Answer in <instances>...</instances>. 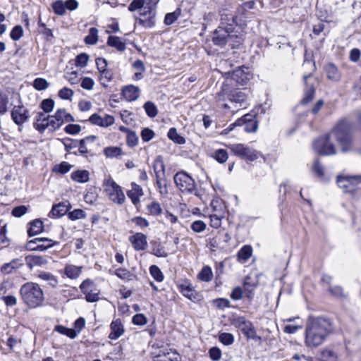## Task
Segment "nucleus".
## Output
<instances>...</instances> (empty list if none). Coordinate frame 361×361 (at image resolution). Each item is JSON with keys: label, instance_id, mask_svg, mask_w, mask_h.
I'll return each mask as SVG.
<instances>
[{"label": "nucleus", "instance_id": "nucleus-58", "mask_svg": "<svg viewBox=\"0 0 361 361\" xmlns=\"http://www.w3.org/2000/svg\"><path fill=\"white\" fill-rule=\"evenodd\" d=\"M47 116L44 113L39 112L37 113L36 118H35V122L34 123V127L39 132L41 133V128H39L41 124H44L45 126L46 123L47 122Z\"/></svg>", "mask_w": 361, "mask_h": 361}, {"label": "nucleus", "instance_id": "nucleus-2", "mask_svg": "<svg viewBox=\"0 0 361 361\" xmlns=\"http://www.w3.org/2000/svg\"><path fill=\"white\" fill-rule=\"evenodd\" d=\"M333 331L332 322L329 319L324 317L309 316L305 330V346L309 348L320 346Z\"/></svg>", "mask_w": 361, "mask_h": 361}, {"label": "nucleus", "instance_id": "nucleus-30", "mask_svg": "<svg viewBox=\"0 0 361 361\" xmlns=\"http://www.w3.org/2000/svg\"><path fill=\"white\" fill-rule=\"evenodd\" d=\"M68 212V207L65 203H59L54 205L49 214V217H60L65 215Z\"/></svg>", "mask_w": 361, "mask_h": 361}, {"label": "nucleus", "instance_id": "nucleus-21", "mask_svg": "<svg viewBox=\"0 0 361 361\" xmlns=\"http://www.w3.org/2000/svg\"><path fill=\"white\" fill-rule=\"evenodd\" d=\"M224 238V242L227 243L230 239V236L227 233H222L218 231L217 234L213 237L209 238L207 242V247L212 251L220 247L221 240Z\"/></svg>", "mask_w": 361, "mask_h": 361}, {"label": "nucleus", "instance_id": "nucleus-8", "mask_svg": "<svg viewBox=\"0 0 361 361\" xmlns=\"http://www.w3.org/2000/svg\"><path fill=\"white\" fill-rule=\"evenodd\" d=\"M228 147L234 155L247 161H253L260 155V153L255 149L242 143L232 144Z\"/></svg>", "mask_w": 361, "mask_h": 361}, {"label": "nucleus", "instance_id": "nucleus-42", "mask_svg": "<svg viewBox=\"0 0 361 361\" xmlns=\"http://www.w3.org/2000/svg\"><path fill=\"white\" fill-rule=\"evenodd\" d=\"M181 15V10L176 8L173 12L169 13L165 16L164 23L166 25H171L176 22Z\"/></svg>", "mask_w": 361, "mask_h": 361}, {"label": "nucleus", "instance_id": "nucleus-10", "mask_svg": "<svg viewBox=\"0 0 361 361\" xmlns=\"http://www.w3.org/2000/svg\"><path fill=\"white\" fill-rule=\"evenodd\" d=\"M152 347L159 349L157 352L152 353L153 361H180V357L178 353L176 351H172L171 349L164 348L163 344L154 343Z\"/></svg>", "mask_w": 361, "mask_h": 361}, {"label": "nucleus", "instance_id": "nucleus-36", "mask_svg": "<svg viewBox=\"0 0 361 361\" xmlns=\"http://www.w3.org/2000/svg\"><path fill=\"white\" fill-rule=\"evenodd\" d=\"M152 252L151 253L158 257H166L168 253L165 248L161 245L159 242H152Z\"/></svg>", "mask_w": 361, "mask_h": 361}, {"label": "nucleus", "instance_id": "nucleus-12", "mask_svg": "<svg viewBox=\"0 0 361 361\" xmlns=\"http://www.w3.org/2000/svg\"><path fill=\"white\" fill-rule=\"evenodd\" d=\"M80 289L85 295V299L88 302H94L99 300V291L92 280L85 279L83 281L80 286Z\"/></svg>", "mask_w": 361, "mask_h": 361}, {"label": "nucleus", "instance_id": "nucleus-62", "mask_svg": "<svg viewBox=\"0 0 361 361\" xmlns=\"http://www.w3.org/2000/svg\"><path fill=\"white\" fill-rule=\"evenodd\" d=\"M73 94L74 92L68 87H63L58 92V96L61 99L66 100H71Z\"/></svg>", "mask_w": 361, "mask_h": 361}, {"label": "nucleus", "instance_id": "nucleus-54", "mask_svg": "<svg viewBox=\"0 0 361 361\" xmlns=\"http://www.w3.org/2000/svg\"><path fill=\"white\" fill-rule=\"evenodd\" d=\"M149 273L157 282H161L164 280L163 273L157 265H152L149 267Z\"/></svg>", "mask_w": 361, "mask_h": 361}, {"label": "nucleus", "instance_id": "nucleus-31", "mask_svg": "<svg viewBox=\"0 0 361 361\" xmlns=\"http://www.w3.org/2000/svg\"><path fill=\"white\" fill-rule=\"evenodd\" d=\"M107 44L116 48L118 51H123L126 48V43L117 36H109L107 39Z\"/></svg>", "mask_w": 361, "mask_h": 361}, {"label": "nucleus", "instance_id": "nucleus-26", "mask_svg": "<svg viewBox=\"0 0 361 361\" xmlns=\"http://www.w3.org/2000/svg\"><path fill=\"white\" fill-rule=\"evenodd\" d=\"M83 267L73 264H67L64 268V274L71 279H78L82 273Z\"/></svg>", "mask_w": 361, "mask_h": 361}, {"label": "nucleus", "instance_id": "nucleus-38", "mask_svg": "<svg viewBox=\"0 0 361 361\" xmlns=\"http://www.w3.org/2000/svg\"><path fill=\"white\" fill-rule=\"evenodd\" d=\"M252 253V248L250 245H244L238 253L239 261L246 262L250 259Z\"/></svg>", "mask_w": 361, "mask_h": 361}, {"label": "nucleus", "instance_id": "nucleus-27", "mask_svg": "<svg viewBox=\"0 0 361 361\" xmlns=\"http://www.w3.org/2000/svg\"><path fill=\"white\" fill-rule=\"evenodd\" d=\"M25 261L27 266L30 268H32L34 266H43L47 264V259L39 255H27L25 257Z\"/></svg>", "mask_w": 361, "mask_h": 361}, {"label": "nucleus", "instance_id": "nucleus-40", "mask_svg": "<svg viewBox=\"0 0 361 361\" xmlns=\"http://www.w3.org/2000/svg\"><path fill=\"white\" fill-rule=\"evenodd\" d=\"M212 157H213L219 163L224 164L228 160V154L226 149H219L215 150L212 153Z\"/></svg>", "mask_w": 361, "mask_h": 361}, {"label": "nucleus", "instance_id": "nucleus-43", "mask_svg": "<svg viewBox=\"0 0 361 361\" xmlns=\"http://www.w3.org/2000/svg\"><path fill=\"white\" fill-rule=\"evenodd\" d=\"M168 137L175 143L183 145L185 143V139L178 133L175 128H171L168 132Z\"/></svg>", "mask_w": 361, "mask_h": 361}, {"label": "nucleus", "instance_id": "nucleus-14", "mask_svg": "<svg viewBox=\"0 0 361 361\" xmlns=\"http://www.w3.org/2000/svg\"><path fill=\"white\" fill-rule=\"evenodd\" d=\"M229 9L227 6H224L221 11V20L219 25L229 26L235 28V25L239 23L238 16L233 10L231 13H227Z\"/></svg>", "mask_w": 361, "mask_h": 361}, {"label": "nucleus", "instance_id": "nucleus-47", "mask_svg": "<svg viewBox=\"0 0 361 361\" xmlns=\"http://www.w3.org/2000/svg\"><path fill=\"white\" fill-rule=\"evenodd\" d=\"M42 239L40 243L37 245V251H44L49 248L52 247L54 245L57 244V242L54 241L51 239L46 238H40Z\"/></svg>", "mask_w": 361, "mask_h": 361}, {"label": "nucleus", "instance_id": "nucleus-63", "mask_svg": "<svg viewBox=\"0 0 361 361\" xmlns=\"http://www.w3.org/2000/svg\"><path fill=\"white\" fill-rule=\"evenodd\" d=\"M54 101L51 99H43L40 106L45 113H50L54 107Z\"/></svg>", "mask_w": 361, "mask_h": 361}, {"label": "nucleus", "instance_id": "nucleus-3", "mask_svg": "<svg viewBox=\"0 0 361 361\" xmlns=\"http://www.w3.org/2000/svg\"><path fill=\"white\" fill-rule=\"evenodd\" d=\"M212 41L217 47L228 45L232 49H238L243 44L244 37L233 27L219 25L212 33Z\"/></svg>", "mask_w": 361, "mask_h": 361}, {"label": "nucleus", "instance_id": "nucleus-13", "mask_svg": "<svg viewBox=\"0 0 361 361\" xmlns=\"http://www.w3.org/2000/svg\"><path fill=\"white\" fill-rule=\"evenodd\" d=\"M11 116L13 122L18 126L23 125L30 118L29 111L23 105L14 106Z\"/></svg>", "mask_w": 361, "mask_h": 361}, {"label": "nucleus", "instance_id": "nucleus-5", "mask_svg": "<svg viewBox=\"0 0 361 361\" xmlns=\"http://www.w3.org/2000/svg\"><path fill=\"white\" fill-rule=\"evenodd\" d=\"M216 99L219 102L228 99L243 106L246 104L247 95L238 89L231 88L229 84L223 83L221 90L216 93Z\"/></svg>", "mask_w": 361, "mask_h": 361}, {"label": "nucleus", "instance_id": "nucleus-18", "mask_svg": "<svg viewBox=\"0 0 361 361\" xmlns=\"http://www.w3.org/2000/svg\"><path fill=\"white\" fill-rule=\"evenodd\" d=\"M241 126L247 133H254L257 129V121L255 120V114H247L240 118Z\"/></svg>", "mask_w": 361, "mask_h": 361}, {"label": "nucleus", "instance_id": "nucleus-55", "mask_svg": "<svg viewBox=\"0 0 361 361\" xmlns=\"http://www.w3.org/2000/svg\"><path fill=\"white\" fill-rule=\"evenodd\" d=\"M32 85L35 90L42 91L49 87V82L44 78H37L34 80Z\"/></svg>", "mask_w": 361, "mask_h": 361}, {"label": "nucleus", "instance_id": "nucleus-22", "mask_svg": "<svg viewBox=\"0 0 361 361\" xmlns=\"http://www.w3.org/2000/svg\"><path fill=\"white\" fill-rule=\"evenodd\" d=\"M250 78V74L242 68L234 70L231 73V79L240 85H245Z\"/></svg>", "mask_w": 361, "mask_h": 361}, {"label": "nucleus", "instance_id": "nucleus-61", "mask_svg": "<svg viewBox=\"0 0 361 361\" xmlns=\"http://www.w3.org/2000/svg\"><path fill=\"white\" fill-rule=\"evenodd\" d=\"M322 357L324 361H337V354L330 349H324L322 352Z\"/></svg>", "mask_w": 361, "mask_h": 361}, {"label": "nucleus", "instance_id": "nucleus-49", "mask_svg": "<svg viewBox=\"0 0 361 361\" xmlns=\"http://www.w3.org/2000/svg\"><path fill=\"white\" fill-rule=\"evenodd\" d=\"M250 279V277H246L244 283H243V293H245V296L249 298L252 299L254 295V290L256 288V286L255 284H251L248 282V280Z\"/></svg>", "mask_w": 361, "mask_h": 361}, {"label": "nucleus", "instance_id": "nucleus-7", "mask_svg": "<svg viewBox=\"0 0 361 361\" xmlns=\"http://www.w3.org/2000/svg\"><path fill=\"white\" fill-rule=\"evenodd\" d=\"M104 192L109 199L117 204H123L125 202L126 197L122 188L111 178L104 179L103 182Z\"/></svg>", "mask_w": 361, "mask_h": 361}, {"label": "nucleus", "instance_id": "nucleus-57", "mask_svg": "<svg viewBox=\"0 0 361 361\" xmlns=\"http://www.w3.org/2000/svg\"><path fill=\"white\" fill-rule=\"evenodd\" d=\"M9 99L8 96L0 92V115H4L8 111V104Z\"/></svg>", "mask_w": 361, "mask_h": 361}, {"label": "nucleus", "instance_id": "nucleus-20", "mask_svg": "<svg viewBox=\"0 0 361 361\" xmlns=\"http://www.w3.org/2000/svg\"><path fill=\"white\" fill-rule=\"evenodd\" d=\"M121 94L128 102L135 101L140 96V89L133 85H128L122 88Z\"/></svg>", "mask_w": 361, "mask_h": 361}, {"label": "nucleus", "instance_id": "nucleus-59", "mask_svg": "<svg viewBox=\"0 0 361 361\" xmlns=\"http://www.w3.org/2000/svg\"><path fill=\"white\" fill-rule=\"evenodd\" d=\"M23 29L21 25H16L13 27L10 37L14 41L19 40L23 35Z\"/></svg>", "mask_w": 361, "mask_h": 361}, {"label": "nucleus", "instance_id": "nucleus-33", "mask_svg": "<svg viewBox=\"0 0 361 361\" xmlns=\"http://www.w3.org/2000/svg\"><path fill=\"white\" fill-rule=\"evenodd\" d=\"M37 277L42 281H47L53 288L56 287L58 285L56 277L50 272L41 271L37 274Z\"/></svg>", "mask_w": 361, "mask_h": 361}, {"label": "nucleus", "instance_id": "nucleus-64", "mask_svg": "<svg viewBox=\"0 0 361 361\" xmlns=\"http://www.w3.org/2000/svg\"><path fill=\"white\" fill-rule=\"evenodd\" d=\"M206 224L201 220H196L194 222H192L190 225L191 229L195 233H202L203 232L206 228Z\"/></svg>", "mask_w": 361, "mask_h": 361}, {"label": "nucleus", "instance_id": "nucleus-1", "mask_svg": "<svg viewBox=\"0 0 361 361\" xmlns=\"http://www.w3.org/2000/svg\"><path fill=\"white\" fill-rule=\"evenodd\" d=\"M352 129L353 126L347 119L341 120L329 133L313 142L314 150L321 155L335 154L336 150L332 142V140L335 139L341 145L343 152L350 151Z\"/></svg>", "mask_w": 361, "mask_h": 361}, {"label": "nucleus", "instance_id": "nucleus-60", "mask_svg": "<svg viewBox=\"0 0 361 361\" xmlns=\"http://www.w3.org/2000/svg\"><path fill=\"white\" fill-rule=\"evenodd\" d=\"M219 340L225 345H230L234 342V336L230 333H221L219 336Z\"/></svg>", "mask_w": 361, "mask_h": 361}, {"label": "nucleus", "instance_id": "nucleus-23", "mask_svg": "<svg viewBox=\"0 0 361 361\" xmlns=\"http://www.w3.org/2000/svg\"><path fill=\"white\" fill-rule=\"evenodd\" d=\"M144 195L142 188L137 184L133 183L131 189L127 192L128 197L131 200L134 205L140 203V197Z\"/></svg>", "mask_w": 361, "mask_h": 361}, {"label": "nucleus", "instance_id": "nucleus-39", "mask_svg": "<svg viewBox=\"0 0 361 361\" xmlns=\"http://www.w3.org/2000/svg\"><path fill=\"white\" fill-rule=\"evenodd\" d=\"M87 44H95L98 42V30L96 27H91L88 35L84 39Z\"/></svg>", "mask_w": 361, "mask_h": 361}, {"label": "nucleus", "instance_id": "nucleus-16", "mask_svg": "<svg viewBox=\"0 0 361 361\" xmlns=\"http://www.w3.org/2000/svg\"><path fill=\"white\" fill-rule=\"evenodd\" d=\"M88 121L93 125L107 128L114 124L115 119L111 115L104 114V116H102L97 114H94L89 118Z\"/></svg>", "mask_w": 361, "mask_h": 361}, {"label": "nucleus", "instance_id": "nucleus-29", "mask_svg": "<svg viewBox=\"0 0 361 361\" xmlns=\"http://www.w3.org/2000/svg\"><path fill=\"white\" fill-rule=\"evenodd\" d=\"M60 126L56 120H55L54 115L47 116V122L45 126L41 124L39 128H41V133H44L45 130L48 129L51 132H54L57 129L60 128Z\"/></svg>", "mask_w": 361, "mask_h": 361}, {"label": "nucleus", "instance_id": "nucleus-9", "mask_svg": "<svg viewBox=\"0 0 361 361\" xmlns=\"http://www.w3.org/2000/svg\"><path fill=\"white\" fill-rule=\"evenodd\" d=\"M337 185L343 192L353 193L357 190V185L361 183V175L338 176Z\"/></svg>", "mask_w": 361, "mask_h": 361}, {"label": "nucleus", "instance_id": "nucleus-53", "mask_svg": "<svg viewBox=\"0 0 361 361\" xmlns=\"http://www.w3.org/2000/svg\"><path fill=\"white\" fill-rule=\"evenodd\" d=\"M114 274L122 280L130 281L132 279L133 274L129 270L125 268H118L114 271Z\"/></svg>", "mask_w": 361, "mask_h": 361}, {"label": "nucleus", "instance_id": "nucleus-52", "mask_svg": "<svg viewBox=\"0 0 361 361\" xmlns=\"http://www.w3.org/2000/svg\"><path fill=\"white\" fill-rule=\"evenodd\" d=\"M148 212L153 216H159L163 213L161 205L157 202H152L147 207Z\"/></svg>", "mask_w": 361, "mask_h": 361}, {"label": "nucleus", "instance_id": "nucleus-15", "mask_svg": "<svg viewBox=\"0 0 361 361\" xmlns=\"http://www.w3.org/2000/svg\"><path fill=\"white\" fill-rule=\"evenodd\" d=\"M135 251H143L147 247V236L142 233H136L128 238Z\"/></svg>", "mask_w": 361, "mask_h": 361}, {"label": "nucleus", "instance_id": "nucleus-19", "mask_svg": "<svg viewBox=\"0 0 361 361\" xmlns=\"http://www.w3.org/2000/svg\"><path fill=\"white\" fill-rule=\"evenodd\" d=\"M111 332L109 338L111 340H116L123 335L125 332L123 324L120 319H116L110 324Z\"/></svg>", "mask_w": 361, "mask_h": 361}, {"label": "nucleus", "instance_id": "nucleus-24", "mask_svg": "<svg viewBox=\"0 0 361 361\" xmlns=\"http://www.w3.org/2000/svg\"><path fill=\"white\" fill-rule=\"evenodd\" d=\"M236 326L247 337H250L252 333H254V326L252 324L246 320L244 317H238L235 321Z\"/></svg>", "mask_w": 361, "mask_h": 361}, {"label": "nucleus", "instance_id": "nucleus-45", "mask_svg": "<svg viewBox=\"0 0 361 361\" xmlns=\"http://www.w3.org/2000/svg\"><path fill=\"white\" fill-rule=\"evenodd\" d=\"M221 210V209H220ZM224 212L219 211L218 213H214L209 216L210 226L213 228H218L221 225V219L224 217Z\"/></svg>", "mask_w": 361, "mask_h": 361}, {"label": "nucleus", "instance_id": "nucleus-34", "mask_svg": "<svg viewBox=\"0 0 361 361\" xmlns=\"http://www.w3.org/2000/svg\"><path fill=\"white\" fill-rule=\"evenodd\" d=\"M43 231V223L39 219H35L30 222V227L27 231L30 237L39 234Z\"/></svg>", "mask_w": 361, "mask_h": 361}, {"label": "nucleus", "instance_id": "nucleus-17", "mask_svg": "<svg viewBox=\"0 0 361 361\" xmlns=\"http://www.w3.org/2000/svg\"><path fill=\"white\" fill-rule=\"evenodd\" d=\"M254 4L255 3L253 1H248L240 5L235 1L232 4L228 6H231L233 11L238 16V22L240 23L242 18L245 16L246 13L253 8Z\"/></svg>", "mask_w": 361, "mask_h": 361}, {"label": "nucleus", "instance_id": "nucleus-11", "mask_svg": "<svg viewBox=\"0 0 361 361\" xmlns=\"http://www.w3.org/2000/svg\"><path fill=\"white\" fill-rule=\"evenodd\" d=\"M136 23L145 28H152L156 24V11L150 6H145L140 11V16L136 18Z\"/></svg>", "mask_w": 361, "mask_h": 361}, {"label": "nucleus", "instance_id": "nucleus-44", "mask_svg": "<svg viewBox=\"0 0 361 361\" xmlns=\"http://www.w3.org/2000/svg\"><path fill=\"white\" fill-rule=\"evenodd\" d=\"M213 273L211 267L204 266L201 271L198 274V279L202 281L209 282L212 281Z\"/></svg>", "mask_w": 361, "mask_h": 361}, {"label": "nucleus", "instance_id": "nucleus-41", "mask_svg": "<svg viewBox=\"0 0 361 361\" xmlns=\"http://www.w3.org/2000/svg\"><path fill=\"white\" fill-rule=\"evenodd\" d=\"M55 331L62 335H66L70 338H75L78 336L76 330L69 329L62 325H57L55 326Z\"/></svg>", "mask_w": 361, "mask_h": 361}, {"label": "nucleus", "instance_id": "nucleus-25", "mask_svg": "<svg viewBox=\"0 0 361 361\" xmlns=\"http://www.w3.org/2000/svg\"><path fill=\"white\" fill-rule=\"evenodd\" d=\"M54 115L55 120L57 121L60 126L64 123L73 122L75 121L74 117L63 109H58Z\"/></svg>", "mask_w": 361, "mask_h": 361}, {"label": "nucleus", "instance_id": "nucleus-50", "mask_svg": "<svg viewBox=\"0 0 361 361\" xmlns=\"http://www.w3.org/2000/svg\"><path fill=\"white\" fill-rule=\"evenodd\" d=\"M104 154L106 157L114 158L122 154V149L118 147H107L104 149Z\"/></svg>", "mask_w": 361, "mask_h": 361}, {"label": "nucleus", "instance_id": "nucleus-46", "mask_svg": "<svg viewBox=\"0 0 361 361\" xmlns=\"http://www.w3.org/2000/svg\"><path fill=\"white\" fill-rule=\"evenodd\" d=\"M18 262H19L18 259H14L8 263H5L1 267V271L4 274H11L14 269H16L18 267V266H19Z\"/></svg>", "mask_w": 361, "mask_h": 361}, {"label": "nucleus", "instance_id": "nucleus-35", "mask_svg": "<svg viewBox=\"0 0 361 361\" xmlns=\"http://www.w3.org/2000/svg\"><path fill=\"white\" fill-rule=\"evenodd\" d=\"M71 178L78 183H86L89 180V172L86 170L73 171L71 173Z\"/></svg>", "mask_w": 361, "mask_h": 361}, {"label": "nucleus", "instance_id": "nucleus-4", "mask_svg": "<svg viewBox=\"0 0 361 361\" xmlns=\"http://www.w3.org/2000/svg\"><path fill=\"white\" fill-rule=\"evenodd\" d=\"M20 295L23 301L30 308H36L42 305L44 296V292L37 283L27 282L20 289Z\"/></svg>", "mask_w": 361, "mask_h": 361}, {"label": "nucleus", "instance_id": "nucleus-56", "mask_svg": "<svg viewBox=\"0 0 361 361\" xmlns=\"http://www.w3.org/2000/svg\"><path fill=\"white\" fill-rule=\"evenodd\" d=\"M143 107H144V109H145V110L146 111V114L150 118L155 117L157 115V114H158V111H157V106L152 102H147L144 104Z\"/></svg>", "mask_w": 361, "mask_h": 361}, {"label": "nucleus", "instance_id": "nucleus-6", "mask_svg": "<svg viewBox=\"0 0 361 361\" xmlns=\"http://www.w3.org/2000/svg\"><path fill=\"white\" fill-rule=\"evenodd\" d=\"M174 182L177 188L183 193L197 194V188L195 180L185 171H179L174 176Z\"/></svg>", "mask_w": 361, "mask_h": 361}, {"label": "nucleus", "instance_id": "nucleus-48", "mask_svg": "<svg viewBox=\"0 0 361 361\" xmlns=\"http://www.w3.org/2000/svg\"><path fill=\"white\" fill-rule=\"evenodd\" d=\"M315 90L313 85L307 87L305 90L304 97L301 100V104L305 105L312 101Z\"/></svg>", "mask_w": 361, "mask_h": 361}, {"label": "nucleus", "instance_id": "nucleus-32", "mask_svg": "<svg viewBox=\"0 0 361 361\" xmlns=\"http://www.w3.org/2000/svg\"><path fill=\"white\" fill-rule=\"evenodd\" d=\"M153 168L156 178H161V176H164L165 165L161 156L157 157L154 160Z\"/></svg>", "mask_w": 361, "mask_h": 361}, {"label": "nucleus", "instance_id": "nucleus-37", "mask_svg": "<svg viewBox=\"0 0 361 361\" xmlns=\"http://www.w3.org/2000/svg\"><path fill=\"white\" fill-rule=\"evenodd\" d=\"M113 78L114 73L112 71L108 68L99 73V80L101 85L104 87H108V84L113 80Z\"/></svg>", "mask_w": 361, "mask_h": 361}, {"label": "nucleus", "instance_id": "nucleus-51", "mask_svg": "<svg viewBox=\"0 0 361 361\" xmlns=\"http://www.w3.org/2000/svg\"><path fill=\"white\" fill-rule=\"evenodd\" d=\"M52 9L54 12L59 16H63L66 13L65 2L62 0H58L52 3Z\"/></svg>", "mask_w": 361, "mask_h": 361}, {"label": "nucleus", "instance_id": "nucleus-28", "mask_svg": "<svg viewBox=\"0 0 361 361\" xmlns=\"http://www.w3.org/2000/svg\"><path fill=\"white\" fill-rule=\"evenodd\" d=\"M325 72L327 78L334 82H338L341 79V73L336 66L333 63H329L325 67Z\"/></svg>", "mask_w": 361, "mask_h": 361}]
</instances>
